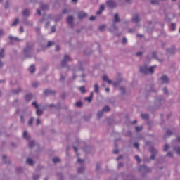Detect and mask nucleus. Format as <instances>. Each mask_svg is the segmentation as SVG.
<instances>
[{"instance_id":"nucleus-28","label":"nucleus","mask_w":180,"mask_h":180,"mask_svg":"<svg viewBox=\"0 0 180 180\" xmlns=\"http://www.w3.org/2000/svg\"><path fill=\"white\" fill-rule=\"evenodd\" d=\"M79 91L80 92H82V94H85V87L84 86L80 87Z\"/></svg>"},{"instance_id":"nucleus-61","label":"nucleus","mask_w":180,"mask_h":180,"mask_svg":"<svg viewBox=\"0 0 180 180\" xmlns=\"http://www.w3.org/2000/svg\"><path fill=\"white\" fill-rule=\"evenodd\" d=\"M77 147H74V150L75 151V153H77Z\"/></svg>"},{"instance_id":"nucleus-29","label":"nucleus","mask_w":180,"mask_h":180,"mask_svg":"<svg viewBox=\"0 0 180 180\" xmlns=\"http://www.w3.org/2000/svg\"><path fill=\"white\" fill-rule=\"evenodd\" d=\"M158 2H160V0H151L150 1V4H152V5H154L155 4H158Z\"/></svg>"},{"instance_id":"nucleus-48","label":"nucleus","mask_w":180,"mask_h":180,"mask_svg":"<svg viewBox=\"0 0 180 180\" xmlns=\"http://www.w3.org/2000/svg\"><path fill=\"white\" fill-rule=\"evenodd\" d=\"M95 19H96V17H95V16L90 17V20H95Z\"/></svg>"},{"instance_id":"nucleus-52","label":"nucleus","mask_w":180,"mask_h":180,"mask_svg":"<svg viewBox=\"0 0 180 180\" xmlns=\"http://www.w3.org/2000/svg\"><path fill=\"white\" fill-rule=\"evenodd\" d=\"M122 158H123L122 155H120L117 158V160L119 161V160H122Z\"/></svg>"},{"instance_id":"nucleus-24","label":"nucleus","mask_w":180,"mask_h":180,"mask_svg":"<svg viewBox=\"0 0 180 180\" xmlns=\"http://www.w3.org/2000/svg\"><path fill=\"white\" fill-rule=\"evenodd\" d=\"M135 130L136 131H141V130H143V127L140 126V127H135Z\"/></svg>"},{"instance_id":"nucleus-46","label":"nucleus","mask_w":180,"mask_h":180,"mask_svg":"<svg viewBox=\"0 0 180 180\" xmlns=\"http://www.w3.org/2000/svg\"><path fill=\"white\" fill-rule=\"evenodd\" d=\"M77 162H78L79 164H82V163L84 162V160L79 159V160H77Z\"/></svg>"},{"instance_id":"nucleus-16","label":"nucleus","mask_w":180,"mask_h":180,"mask_svg":"<svg viewBox=\"0 0 180 180\" xmlns=\"http://www.w3.org/2000/svg\"><path fill=\"white\" fill-rule=\"evenodd\" d=\"M32 98V94H27L25 96V101H30Z\"/></svg>"},{"instance_id":"nucleus-11","label":"nucleus","mask_w":180,"mask_h":180,"mask_svg":"<svg viewBox=\"0 0 180 180\" xmlns=\"http://www.w3.org/2000/svg\"><path fill=\"white\" fill-rule=\"evenodd\" d=\"M132 20H133V22H139V20H140V17H139V15H134Z\"/></svg>"},{"instance_id":"nucleus-14","label":"nucleus","mask_w":180,"mask_h":180,"mask_svg":"<svg viewBox=\"0 0 180 180\" xmlns=\"http://www.w3.org/2000/svg\"><path fill=\"white\" fill-rule=\"evenodd\" d=\"M9 39L11 40V43H12V41H18V40H19L18 37H13L12 36H10Z\"/></svg>"},{"instance_id":"nucleus-12","label":"nucleus","mask_w":180,"mask_h":180,"mask_svg":"<svg viewBox=\"0 0 180 180\" xmlns=\"http://www.w3.org/2000/svg\"><path fill=\"white\" fill-rule=\"evenodd\" d=\"M105 10V6L104 5H101L100 6V11H97V15H101L102 13V11Z\"/></svg>"},{"instance_id":"nucleus-45","label":"nucleus","mask_w":180,"mask_h":180,"mask_svg":"<svg viewBox=\"0 0 180 180\" xmlns=\"http://www.w3.org/2000/svg\"><path fill=\"white\" fill-rule=\"evenodd\" d=\"M163 92H164V94H168V89H167V88H164Z\"/></svg>"},{"instance_id":"nucleus-62","label":"nucleus","mask_w":180,"mask_h":180,"mask_svg":"<svg viewBox=\"0 0 180 180\" xmlns=\"http://www.w3.org/2000/svg\"><path fill=\"white\" fill-rule=\"evenodd\" d=\"M120 91H122V92H124V88H120Z\"/></svg>"},{"instance_id":"nucleus-55","label":"nucleus","mask_w":180,"mask_h":180,"mask_svg":"<svg viewBox=\"0 0 180 180\" xmlns=\"http://www.w3.org/2000/svg\"><path fill=\"white\" fill-rule=\"evenodd\" d=\"M68 12V9H64L63 11V13H67Z\"/></svg>"},{"instance_id":"nucleus-35","label":"nucleus","mask_w":180,"mask_h":180,"mask_svg":"<svg viewBox=\"0 0 180 180\" xmlns=\"http://www.w3.org/2000/svg\"><path fill=\"white\" fill-rule=\"evenodd\" d=\"M150 151H151V153H153V154L157 153V150H155L154 148H152L150 149Z\"/></svg>"},{"instance_id":"nucleus-31","label":"nucleus","mask_w":180,"mask_h":180,"mask_svg":"<svg viewBox=\"0 0 180 180\" xmlns=\"http://www.w3.org/2000/svg\"><path fill=\"white\" fill-rule=\"evenodd\" d=\"M174 151H176L177 153V154L179 155H180V148L179 147H178L177 148H174Z\"/></svg>"},{"instance_id":"nucleus-39","label":"nucleus","mask_w":180,"mask_h":180,"mask_svg":"<svg viewBox=\"0 0 180 180\" xmlns=\"http://www.w3.org/2000/svg\"><path fill=\"white\" fill-rule=\"evenodd\" d=\"M105 27H106L105 25H101V26H100L99 30H101V31L105 30Z\"/></svg>"},{"instance_id":"nucleus-23","label":"nucleus","mask_w":180,"mask_h":180,"mask_svg":"<svg viewBox=\"0 0 180 180\" xmlns=\"http://www.w3.org/2000/svg\"><path fill=\"white\" fill-rule=\"evenodd\" d=\"M23 137H24V139H26V140H29V136L27 135V131H24Z\"/></svg>"},{"instance_id":"nucleus-3","label":"nucleus","mask_w":180,"mask_h":180,"mask_svg":"<svg viewBox=\"0 0 180 180\" xmlns=\"http://www.w3.org/2000/svg\"><path fill=\"white\" fill-rule=\"evenodd\" d=\"M33 106H34L35 108H37V115L38 116H40V115H41V113H43V111L40 110V109H39V105H37V102L34 101L32 103Z\"/></svg>"},{"instance_id":"nucleus-40","label":"nucleus","mask_w":180,"mask_h":180,"mask_svg":"<svg viewBox=\"0 0 180 180\" xmlns=\"http://www.w3.org/2000/svg\"><path fill=\"white\" fill-rule=\"evenodd\" d=\"M171 134H172V132L171 131V130H168L166 133V136H171Z\"/></svg>"},{"instance_id":"nucleus-1","label":"nucleus","mask_w":180,"mask_h":180,"mask_svg":"<svg viewBox=\"0 0 180 180\" xmlns=\"http://www.w3.org/2000/svg\"><path fill=\"white\" fill-rule=\"evenodd\" d=\"M157 66H152L150 68H148L147 66H143L141 67L140 71L142 74H153L154 72V68H155Z\"/></svg>"},{"instance_id":"nucleus-13","label":"nucleus","mask_w":180,"mask_h":180,"mask_svg":"<svg viewBox=\"0 0 180 180\" xmlns=\"http://www.w3.org/2000/svg\"><path fill=\"white\" fill-rule=\"evenodd\" d=\"M92 98H94V93H91V96L89 97H86L84 99L85 101L91 102L92 101Z\"/></svg>"},{"instance_id":"nucleus-15","label":"nucleus","mask_w":180,"mask_h":180,"mask_svg":"<svg viewBox=\"0 0 180 180\" xmlns=\"http://www.w3.org/2000/svg\"><path fill=\"white\" fill-rule=\"evenodd\" d=\"M30 12L29 10H25L22 13L23 16H29Z\"/></svg>"},{"instance_id":"nucleus-26","label":"nucleus","mask_w":180,"mask_h":180,"mask_svg":"<svg viewBox=\"0 0 180 180\" xmlns=\"http://www.w3.org/2000/svg\"><path fill=\"white\" fill-rule=\"evenodd\" d=\"M19 23V19H15L11 26H16Z\"/></svg>"},{"instance_id":"nucleus-18","label":"nucleus","mask_w":180,"mask_h":180,"mask_svg":"<svg viewBox=\"0 0 180 180\" xmlns=\"http://www.w3.org/2000/svg\"><path fill=\"white\" fill-rule=\"evenodd\" d=\"M94 91L96 92V94L99 92V86L96 84L94 85Z\"/></svg>"},{"instance_id":"nucleus-5","label":"nucleus","mask_w":180,"mask_h":180,"mask_svg":"<svg viewBox=\"0 0 180 180\" xmlns=\"http://www.w3.org/2000/svg\"><path fill=\"white\" fill-rule=\"evenodd\" d=\"M67 61H71V58H70V56L66 55V56H65V58H64V59L62 61L63 67H65V63H67Z\"/></svg>"},{"instance_id":"nucleus-53","label":"nucleus","mask_w":180,"mask_h":180,"mask_svg":"<svg viewBox=\"0 0 180 180\" xmlns=\"http://www.w3.org/2000/svg\"><path fill=\"white\" fill-rule=\"evenodd\" d=\"M4 34V30H0V37Z\"/></svg>"},{"instance_id":"nucleus-22","label":"nucleus","mask_w":180,"mask_h":180,"mask_svg":"<svg viewBox=\"0 0 180 180\" xmlns=\"http://www.w3.org/2000/svg\"><path fill=\"white\" fill-rule=\"evenodd\" d=\"M109 110H110L109 106H105L103 108V112H109Z\"/></svg>"},{"instance_id":"nucleus-54","label":"nucleus","mask_w":180,"mask_h":180,"mask_svg":"<svg viewBox=\"0 0 180 180\" xmlns=\"http://www.w3.org/2000/svg\"><path fill=\"white\" fill-rule=\"evenodd\" d=\"M37 124H40V119L37 118Z\"/></svg>"},{"instance_id":"nucleus-33","label":"nucleus","mask_w":180,"mask_h":180,"mask_svg":"<svg viewBox=\"0 0 180 180\" xmlns=\"http://www.w3.org/2000/svg\"><path fill=\"white\" fill-rule=\"evenodd\" d=\"M169 148V145H165L164 148V151H168V149Z\"/></svg>"},{"instance_id":"nucleus-7","label":"nucleus","mask_w":180,"mask_h":180,"mask_svg":"<svg viewBox=\"0 0 180 180\" xmlns=\"http://www.w3.org/2000/svg\"><path fill=\"white\" fill-rule=\"evenodd\" d=\"M79 19H83V18H86V13L84 11H81L78 15Z\"/></svg>"},{"instance_id":"nucleus-63","label":"nucleus","mask_w":180,"mask_h":180,"mask_svg":"<svg viewBox=\"0 0 180 180\" xmlns=\"http://www.w3.org/2000/svg\"><path fill=\"white\" fill-rule=\"evenodd\" d=\"M177 141H178L179 143H180V137H178V138H177Z\"/></svg>"},{"instance_id":"nucleus-58","label":"nucleus","mask_w":180,"mask_h":180,"mask_svg":"<svg viewBox=\"0 0 180 180\" xmlns=\"http://www.w3.org/2000/svg\"><path fill=\"white\" fill-rule=\"evenodd\" d=\"M151 160H154L155 158V155H152L151 157H150Z\"/></svg>"},{"instance_id":"nucleus-21","label":"nucleus","mask_w":180,"mask_h":180,"mask_svg":"<svg viewBox=\"0 0 180 180\" xmlns=\"http://www.w3.org/2000/svg\"><path fill=\"white\" fill-rule=\"evenodd\" d=\"M53 162H54V164H57V162H60V158H54L53 159Z\"/></svg>"},{"instance_id":"nucleus-37","label":"nucleus","mask_w":180,"mask_h":180,"mask_svg":"<svg viewBox=\"0 0 180 180\" xmlns=\"http://www.w3.org/2000/svg\"><path fill=\"white\" fill-rule=\"evenodd\" d=\"M103 115V111H99L98 112V117H101Z\"/></svg>"},{"instance_id":"nucleus-17","label":"nucleus","mask_w":180,"mask_h":180,"mask_svg":"<svg viewBox=\"0 0 180 180\" xmlns=\"http://www.w3.org/2000/svg\"><path fill=\"white\" fill-rule=\"evenodd\" d=\"M4 51H5V50L4 49H1V51H0V58H4V56H5Z\"/></svg>"},{"instance_id":"nucleus-4","label":"nucleus","mask_w":180,"mask_h":180,"mask_svg":"<svg viewBox=\"0 0 180 180\" xmlns=\"http://www.w3.org/2000/svg\"><path fill=\"white\" fill-rule=\"evenodd\" d=\"M107 5L110 8H115L116 6V3L113 0H108L107 1Z\"/></svg>"},{"instance_id":"nucleus-2","label":"nucleus","mask_w":180,"mask_h":180,"mask_svg":"<svg viewBox=\"0 0 180 180\" xmlns=\"http://www.w3.org/2000/svg\"><path fill=\"white\" fill-rule=\"evenodd\" d=\"M103 81H106L108 84H112L113 86H117V85H119V82H112V80L109 79V78L106 76L104 75L103 77Z\"/></svg>"},{"instance_id":"nucleus-49","label":"nucleus","mask_w":180,"mask_h":180,"mask_svg":"<svg viewBox=\"0 0 180 180\" xmlns=\"http://www.w3.org/2000/svg\"><path fill=\"white\" fill-rule=\"evenodd\" d=\"M122 166H123V163L120 162V163L118 164V168H122Z\"/></svg>"},{"instance_id":"nucleus-64","label":"nucleus","mask_w":180,"mask_h":180,"mask_svg":"<svg viewBox=\"0 0 180 180\" xmlns=\"http://www.w3.org/2000/svg\"><path fill=\"white\" fill-rule=\"evenodd\" d=\"M44 94H49V90L45 91Z\"/></svg>"},{"instance_id":"nucleus-43","label":"nucleus","mask_w":180,"mask_h":180,"mask_svg":"<svg viewBox=\"0 0 180 180\" xmlns=\"http://www.w3.org/2000/svg\"><path fill=\"white\" fill-rule=\"evenodd\" d=\"M176 25L175 24H172V30H175V27H176Z\"/></svg>"},{"instance_id":"nucleus-50","label":"nucleus","mask_w":180,"mask_h":180,"mask_svg":"<svg viewBox=\"0 0 180 180\" xmlns=\"http://www.w3.org/2000/svg\"><path fill=\"white\" fill-rule=\"evenodd\" d=\"M167 157H172V153L171 152H169L167 154Z\"/></svg>"},{"instance_id":"nucleus-41","label":"nucleus","mask_w":180,"mask_h":180,"mask_svg":"<svg viewBox=\"0 0 180 180\" xmlns=\"http://www.w3.org/2000/svg\"><path fill=\"white\" fill-rule=\"evenodd\" d=\"M53 44H54V43H53V41H49L48 42V45H47V46H48V47H50L51 46H53Z\"/></svg>"},{"instance_id":"nucleus-8","label":"nucleus","mask_w":180,"mask_h":180,"mask_svg":"<svg viewBox=\"0 0 180 180\" xmlns=\"http://www.w3.org/2000/svg\"><path fill=\"white\" fill-rule=\"evenodd\" d=\"M161 79L163 84H168V77L164 75L161 77Z\"/></svg>"},{"instance_id":"nucleus-51","label":"nucleus","mask_w":180,"mask_h":180,"mask_svg":"<svg viewBox=\"0 0 180 180\" xmlns=\"http://www.w3.org/2000/svg\"><path fill=\"white\" fill-rule=\"evenodd\" d=\"M51 30H52L53 32H56V27H55V26H53V27H51Z\"/></svg>"},{"instance_id":"nucleus-9","label":"nucleus","mask_w":180,"mask_h":180,"mask_svg":"<svg viewBox=\"0 0 180 180\" xmlns=\"http://www.w3.org/2000/svg\"><path fill=\"white\" fill-rule=\"evenodd\" d=\"M29 71L31 74H33V72H34V71H36V68L34 67V65H32L30 68H29Z\"/></svg>"},{"instance_id":"nucleus-57","label":"nucleus","mask_w":180,"mask_h":180,"mask_svg":"<svg viewBox=\"0 0 180 180\" xmlns=\"http://www.w3.org/2000/svg\"><path fill=\"white\" fill-rule=\"evenodd\" d=\"M113 153L114 154H117V153H119V150H115Z\"/></svg>"},{"instance_id":"nucleus-42","label":"nucleus","mask_w":180,"mask_h":180,"mask_svg":"<svg viewBox=\"0 0 180 180\" xmlns=\"http://www.w3.org/2000/svg\"><path fill=\"white\" fill-rule=\"evenodd\" d=\"M122 43L124 44L126 43H127V39H126V37H124L122 39Z\"/></svg>"},{"instance_id":"nucleus-47","label":"nucleus","mask_w":180,"mask_h":180,"mask_svg":"<svg viewBox=\"0 0 180 180\" xmlns=\"http://www.w3.org/2000/svg\"><path fill=\"white\" fill-rule=\"evenodd\" d=\"M141 54H143V52H141V51L136 53V56H138V57H140V56H141Z\"/></svg>"},{"instance_id":"nucleus-59","label":"nucleus","mask_w":180,"mask_h":180,"mask_svg":"<svg viewBox=\"0 0 180 180\" xmlns=\"http://www.w3.org/2000/svg\"><path fill=\"white\" fill-rule=\"evenodd\" d=\"M37 13L38 15H41V12L40 11V10H37Z\"/></svg>"},{"instance_id":"nucleus-19","label":"nucleus","mask_w":180,"mask_h":180,"mask_svg":"<svg viewBox=\"0 0 180 180\" xmlns=\"http://www.w3.org/2000/svg\"><path fill=\"white\" fill-rule=\"evenodd\" d=\"M114 20H115V22H119L120 20L119 19V15H117V14H115V15H114Z\"/></svg>"},{"instance_id":"nucleus-6","label":"nucleus","mask_w":180,"mask_h":180,"mask_svg":"<svg viewBox=\"0 0 180 180\" xmlns=\"http://www.w3.org/2000/svg\"><path fill=\"white\" fill-rule=\"evenodd\" d=\"M67 22L69 25H72V23L74 22V17L73 16L68 17Z\"/></svg>"},{"instance_id":"nucleus-20","label":"nucleus","mask_w":180,"mask_h":180,"mask_svg":"<svg viewBox=\"0 0 180 180\" xmlns=\"http://www.w3.org/2000/svg\"><path fill=\"white\" fill-rule=\"evenodd\" d=\"M27 164H29L30 165H33V160H32L31 158H28L27 160Z\"/></svg>"},{"instance_id":"nucleus-27","label":"nucleus","mask_w":180,"mask_h":180,"mask_svg":"<svg viewBox=\"0 0 180 180\" xmlns=\"http://www.w3.org/2000/svg\"><path fill=\"white\" fill-rule=\"evenodd\" d=\"M142 119H148V114H141Z\"/></svg>"},{"instance_id":"nucleus-44","label":"nucleus","mask_w":180,"mask_h":180,"mask_svg":"<svg viewBox=\"0 0 180 180\" xmlns=\"http://www.w3.org/2000/svg\"><path fill=\"white\" fill-rule=\"evenodd\" d=\"M134 147H135V148H139V143H135Z\"/></svg>"},{"instance_id":"nucleus-30","label":"nucleus","mask_w":180,"mask_h":180,"mask_svg":"<svg viewBox=\"0 0 180 180\" xmlns=\"http://www.w3.org/2000/svg\"><path fill=\"white\" fill-rule=\"evenodd\" d=\"M84 169H85V168H84V167H82L79 168L77 169V171L79 173H81V172H84Z\"/></svg>"},{"instance_id":"nucleus-34","label":"nucleus","mask_w":180,"mask_h":180,"mask_svg":"<svg viewBox=\"0 0 180 180\" xmlns=\"http://www.w3.org/2000/svg\"><path fill=\"white\" fill-rule=\"evenodd\" d=\"M28 124L30 126H31V124H33V118H30L29 122H28Z\"/></svg>"},{"instance_id":"nucleus-25","label":"nucleus","mask_w":180,"mask_h":180,"mask_svg":"<svg viewBox=\"0 0 180 180\" xmlns=\"http://www.w3.org/2000/svg\"><path fill=\"white\" fill-rule=\"evenodd\" d=\"M19 23V19H15L11 26H16Z\"/></svg>"},{"instance_id":"nucleus-38","label":"nucleus","mask_w":180,"mask_h":180,"mask_svg":"<svg viewBox=\"0 0 180 180\" xmlns=\"http://www.w3.org/2000/svg\"><path fill=\"white\" fill-rule=\"evenodd\" d=\"M76 106H78L79 108L82 106V103L81 101H79L76 103Z\"/></svg>"},{"instance_id":"nucleus-36","label":"nucleus","mask_w":180,"mask_h":180,"mask_svg":"<svg viewBox=\"0 0 180 180\" xmlns=\"http://www.w3.org/2000/svg\"><path fill=\"white\" fill-rule=\"evenodd\" d=\"M135 159L136 160V161H138L139 163H140L141 161L139 155H135Z\"/></svg>"},{"instance_id":"nucleus-56","label":"nucleus","mask_w":180,"mask_h":180,"mask_svg":"<svg viewBox=\"0 0 180 180\" xmlns=\"http://www.w3.org/2000/svg\"><path fill=\"white\" fill-rule=\"evenodd\" d=\"M20 31L21 33H23V27H20Z\"/></svg>"},{"instance_id":"nucleus-32","label":"nucleus","mask_w":180,"mask_h":180,"mask_svg":"<svg viewBox=\"0 0 180 180\" xmlns=\"http://www.w3.org/2000/svg\"><path fill=\"white\" fill-rule=\"evenodd\" d=\"M34 146V141H30V143H29V146L30 148L33 147Z\"/></svg>"},{"instance_id":"nucleus-60","label":"nucleus","mask_w":180,"mask_h":180,"mask_svg":"<svg viewBox=\"0 0 180 180\" xmlns=\"http://www.w3.org/2000/svg\"><path fill=\"white\" fill-rule=\"evenodd\" d=\"M105 91H106V92H109V91H110V89L109 88H106Z\"/></svg>"},{"instance_id":"nucleus-10","label":"nucleus","mask_w":180,"mask_h":180,"mask_svg":"<svg viewBox=\"0 0 180 180\" xmlns=\"http://www.w3.org/2000/svg\"><path fill=\"white\" fill-rule=\"evenodd\" d=\"M49 9V6L47 4H41V11H47Z\"/></svg>"}]
</instances>
